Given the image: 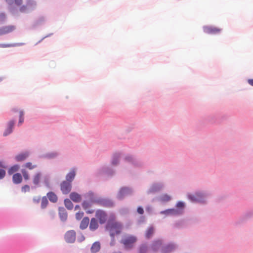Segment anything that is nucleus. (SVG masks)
<instances>
[{
  "mask_svg": "<svg viewBox=\"0 0 253 253\" xmlns=\"http://www.w3.org/2000/svg\"><path fill=\"white\" fill-rule=\"evenodd\" d=\"M86 196H85L88 197L89 199V201L93 204H96V200H97V198H96L94 197V193L92 191H89L87 194Z\"/></svg>",
  "mask_w": 253,
  "mask_h": 253,
  "instance_id": "43",
  "label": "nucleus"
},
{
  "mask_svg": "<svg viewBox=\"0 0 253 253\" xmlns=\"http://www.w3.org/2000/svg\"><path fill=\"white\" fill-rule=\"evenodd\" d=\"M121 154L120 153H115L112 156L111 160V164L112 166H116L120 163V158Z\"/></svg>",
  "mask_w": 253,
  "mask_h": 253,
  "instance_id": "25",
  "label": "nucleus"
},
{
  "mask_svg": "<svg viewBox=\"0 0 253 253\" xmlns=\"http://www.w3.org/2000/svg\"><path fill=\"white\" fill-rule=\"evenodd\" d=\"M85 240V237L84 236L82 233H81V235L80 236H78V238H77V241L79 242V243H82V242H83L84 240Z\"/></svg>",
  "mask_w": 253,
  "mask_h": 253,
  "instance_id": "58",
  "label": "nucleus"
},
{
  "mask_svg": "<svg viewBox=\"0 0 253 253\" xmlns=\"http://www.w3.org/2000/svg\"><path fill=\"white\" fill-rule=\"evenodd\" d=\"M72 183L64 180L60 184V189L63 194H68L72 189Z\"/></svg>",
  "mask_w": 253,
  "mask_h": 253,
  "instance_id": "16",
  "label": "nucleus"
},
{
  "mask_svg": "<svg viewBox=\"0 0 253 253\" xmlns=\"http://www.w3.org/2000/svg\"><path fill=\"white\" fill-rule=\"evenodd\" d=\"M145 209H146V212L148 214H152V211H153V208L151 206L148 205V206H146Z\"/></svg>",
  "mask_w": 253,
  "mask_h": 253,
  "instance_id": "59",
  "label": "nucleus"
},
{
  "mask_svg": "<svg viewBox=\"0 0 253 253\" xmlns=\"http://www.w3.org/2000/svg\"><path fill=\"white\" fill-rule=\"evenodd\" d=\"M19 120L17 126H20L24 122V112L23 110H21L19 111Z\"/></svg>",
  "mask_w": 253,
  "mask_h": 253,
  "instance_id": "41",
  "label": "nucleus"
},
{
  "mask_svg": "<svg viewBox=\"0 0 253 253\" xmlns=\"http://www.w3.org/2000/svg\"><path fill=\"white\" fill-rule=\"evenodd\" d=\"M196 203L200 204L205 203V199L203 193L201 192H196Z\"/></svg>",
  "mask_w": 253,
  "mask_h": 253,
  "instance_id": "38",
  "label": "nucleus"
},
{
  "mask_svg": "<svg viewBox=\"0 0 253 253\" xmlns=\"http://www.w3.org/2000/svg\"><path fill=\"white\" fill-rule=\"evenodd\" d=\"M98 226L99 225L97 220L95 218H91L89 226L90 230L94 231L98 229Z\"/></svg>",
  "mask_w": 253,
  "mask_h": 253,
  "instance_id": "31",
  "label": "nucleus"
},
{
  "mask_svg": "<svg viewBox=\"0 0 253 253\" xmlns=\"http://www.w3.org/2000/svg\"><path fill=\"white\" fill-rule=\"evenodd\" d=\"M96 204L108 208H113L115 206L114 202L112 200L107 198H97L96 200Z\"/></svg>",
  "mask_w": 253,
  "mask_h": 253,
  "instance_id": "6",
  "label": "nucleus"
},
{
  "mask_svg": "<svg viewBox=\"0 0 253 253\" xmlns=\"http://www.w3.org/2000/svg\"><path fill=\"white\" fill-rule=\"evenodd\" d=\"M119 212L122 215H126L128 214L129 212V209L126 207H123L119 209Z\"/></svg>",
  "mask_w": 253,
  "mask_h": 253,
  "instance_id": "48",
  "label": "nucleus"
},
{
  "mask_svg": "<svg viewBox=\"0 0 253 253\" xmlns=\"http://www.w3.org/2000/svg\"><path fill=\"white\" fill-rule=\"evenodd\" d=\"M70 198L75 203H79L82 200V196L76 192H72L70 194Z\"/></svg>",
  "mask_w": 253,
  "mask_h": 253,
  "instance_id": "26",
  "label": "nucleus"
},
{
  "mask_svg": "<svg viewBox=\"0 0 253 253\" xmlns=\"http://www.w3.org/2000/svg\"><path fill=\"white\" fill-rule=\"evenodd\" d=\"M133 192L134 190L132 187L126 186H122L119 189L116 198L119 201H122L126 196L132 195Z\"/></svg>",
  "mask_w": 253,
  "mask_h": 253,
  "instance_id": "3",
  "label": "nucleus"
},
{
  "mask_svg": "<svg viewBox=\"0 0 253 253\" xmlns=\"http://www.w3.org/2000/svg\"><path fill=\"white\" fill-rule=\"evenodd\" d=\"M21 174L22 175V179L24 180L27 181L30 179V176L28 171L25 169H22L21 170Z\"/></svg>",
  "mask_w": 253,
  "mask_h": 253,
  "instance_id": "45",
  "label": "nucleus"
},
{
  "mask_svg": "<svg viewBox=\"0 0 253 253\" xmlns=\"http://www.w3.org/2000/svg\"><path fill=\"white\" fill-rule=\"evenodd\" d=\"M163 241L161 239L154 240L150 245V249L153 253L158 252L163 246Z\"/></svg>",
  "mask_w": 253,
  "mask_h": 253,
  "instance_id": "12",
  "label": "nucleus"
},
{
  "mask_svg": "<svg viewBox=\"0 0 253 253\" xmlns=\"http://www.w3.org/2000/svg\"><path fill=\"white\" fill-rule=\"evenodd\" d=\"M22 2L23 0H13V3L14 2V4L18 6L22 5Z\"/></svg>",
  "mask_w": 253,
  "mask_h": 253,
  "instance_id": "62",
  "label": "nucleus"
},
{
  "mask_svg": "<svg viewBox=\"0 0 253 253\" xmlns=\"http://www.w3.org/2000/svg\"><path fill=\"white\" fill-rule=\"evenodd\" d=\"M8 4L7 9L11 15L18 17L19 15V9L18 6L13 4V0H5Z\"/></svg>",
  "mask_w": 253,
  "mask_h": 253,
  "instance_id": "8",
  "label": "nucleus"
},
{
  "mask_svg": "<svg viewBox=\"0 0 253 253\" xmlns=\"http://www.w3.org/2000/svg\"><path fill=\"white\" fill-rule=\"evenodd\" d=\"M19 168L20 166L18 164H14L10 166L7 169V173L8 175H13L19 170Z\"/></svg>",
  "mask_w": 253,
  "mask_h": 253,
  "instance_id": "34",
  "label": "nucleus"
},
{
  "mask_svg": "<svg viewBox=\"0 0 253 253\" xmlns=\"http://www.w3.org/2000/svg\"><path fill=\"white\" fill-rule=\"evenodd\" d=\"M42 176V173L41 171L36 173L33 176V183L35 186H31L32 189H35L37 187L41 186V179Z\"/></svg>",
  "mask_w": 253,
  "mask_h": 253,
  "instance_id": "19",
  "label": "nucleus"
},
{
  "mask_svg": "<svg viewBox=\"0 0 253 253\" xmlns=\"http://www.w3.org/2000/svg\"><path fill=\"white\" fill-rule=\"evenodd\" d=\"M160 199L163 202H167L171 200V197L168 194H164L161 197Z\"/></svg>",
  "mask_w": 253,
  "mask_h": 253,
  "instance_id": "49",
  "label": "nucleus"
},
{
  "mask_svg": "<svg viewBox=\"0 0 253 253\" xmlns=\"http://www.w3.org/2000/svg\"><path fill=\"white\" fill-rule=\"evenodd\" d=\"M7 168V166L5 165L4 162L2 161H0V168L2 169H6Z\"/></svg>",
  "mask_w": 253,
  "mask_h": 253,
  "instance_id": "64",
  "label": "nucleus"
},
{
  "mask_svg": "<svg viewBox=\"0 0 253 253\" xmlns=\"http://www.w3.org/2000/svg\"><path fill=\"white\" fill-rule=\"evenodd\" d=\"M64 205L65 207L68 210H72L74 208V205L70 199L66 198L64 201Z\"/></svg>",
  "mask_w": 253,
  "mask_h": 253,
  "instance_id": "39",
  "label": "nucleus"
},
{
  "mask_svg": "<svg viewBox=\"0 0 253 253\" xmlns=\"http://www.w3.org/2000/svg\"><path fill=\"white\" fill-rule=\"evenodd\" d=\"M49 201L52 203H56L58 201L57 195L53 191H49L47 193L46 196Z\"/></svg>",
  "mask_w": 253,
  "mask_h": 253,
  "instance_id": "28",
  "label": "nucleus"
},
{
  "mask_svg": "<svg viewBox=\"0 0 253 253\" xmlns=\"http://www.w3.org/2000/svg\"><path fill=\"white\" fill-rule=\"evenodd\" d=\"M187 198L191 202H192L193 203H196V199H197L196 193L195 194V195L188 193L187 194Z\"/></svg>",
  "mask_w": 253,
  "mask_h": 253,
  "instance_id": "51",
  "label": "nucleus"
},
{
  "mask_svg": "<svg viewBox=\"0 0 253 253\" xmlns=\"http://www.w3.org/2000/svg\"><path fill=\"white\" fill-rule=\"evenodd\" d=\"M41 200H42V202H41V207L42 209H44L45 208H46V207L47 206V205L49 204L47 198L46 196H43Z\"/></svg>",
  "mask_w": 253,
  "mask_h": 253,
  "instance_id": "46",
  "label": "nucleus"
},
{
  "mask_svg": "<svg viewBox=\"0 0 253 253\" xmlns=\"http://www.w3.org/2000/svg\"><path fill=\"white\" fill-rule=\"evenodd\" d=\"M45 22V18L43 16H40L38 19H36L31 27L28 28V30H36L37 28L42 26Z\"/></svg>",
  "mask_w": 253,
  "mask_h": 253,
  "instance_id": "15",
  "label": "nucleus"
},
{
  "mask_svg": "<svg viewBox=\"0 0 253 253\" xmlns=\"http://www.w3.org/2000/svg\"><path fill=\"white\" fill-rule=\"evenodd\" d=\"M97 173L100 175H105L111 178L115 174V170L108 166H103L98 169Z\"/></svg>",
  "mask_w": 253,
  "mask_h": 253,
  "instance_id": "5",
  "label": "nucleus"
},
{
  "mask_svg": "<svg viewBox=\"0 0 253 253\" xmlns=\"http://www.w3.org/2000/svg\"><path fill=\"white\" fill-rule=\"evenodd\" d=\"M24 167L30 170H32L37 167V165H33L31 162H28L25 164Z\"/></svg>",
  "mask_w": 253,
  "mask_h": 253,
  "instance_id": "52",
  "label": "nucleus"
},
{
  "mask_svg": "<svg viewBox=\"0 0 253 253\" xmlns=\"http://www.w3.org/2000/svg\"><path fill=\"white\" fill-rule=\"evenodd\" d=\"M101 249V244L98 241L94 242L91 246L90 252L91 253H96Z\"/></svg>",
  "mask_w": 253,
  "mask_h": 253,
  "instance_id": "29",
  "label": "nucleus"
},
{
  "mask_svg": "<svg viewBox=\"0 0 253 253\" xmlns=\"http://www.w3.org/2000/svg\"><path fill=\"white\" fill-rule=\"evenodd\" d=\"M95 216L100 224H106L107 222V214L106 212L103 210L98 209L96 211Z\"/></svg>",
  "mask_w": 253,
  "mask_h": 253,
  "instance_id": "7",
  "label": "nucleus"
},
{
  "mask_svg": "<svg viewBox=\"0 0 253 253\" xmlns=\"http://www.w3.org/2000/svg\"><path fill=\"white\" fill-rule=\"evenodd\" d=\"M20 7L19 8V11L22 12V13H30V12H29V9L28 8V7H27V4H23V5H21L20 6H19Z\"/></svg>",
  "mask_w": 253,
  "mask_h": 253,
  "instance_id": "50",
  "label": "nucleus"
},
{
  "mask_svg": "<svg viewBox=\"0 0 253 253\" xmlns=\"http://www.w3.org/2000/svg\"><path fill=\"white\" fill-rule=\"evenodd\" d=\"M26 3L30 12L36 8L37 2L34 0H27Z\"/></svg>",
  "mask_w": 253,
  "mask_h": 253,
  "instance_id": "30",
  "label": "nucleus"
},
{
  "mask_svg": "<svg viewBox=\"0 0 253 253\" xmlns=\"http://www.w3.org/2000/svg\"><path fill=\"white\" fill-rule=\"evenodd\" d=\"M24 42H17L12 43H0V48H6L11 47H17L25 45Z\"/></svg>",
  "mask_w": 253,
  "mask_h": 253,
  "instance_id": "32",
  "label": "nucleus"
},
{
  "mask_svg": "<svg viewBox=\"0 0 253 253\" xmlns=\"http://www.w3.org/2000/svg\"><path fill=\"white\" fill-rule=\"evenodd\" d=\"M253 216V210H251L247 211L241 217V221L244 222L248 219L251 218Z\"/></svg>",
  "mask_w": 253,
  "mask_h": 253,
  "instance_id": "37",
  "label": "nucleus"
},
{
  "mask_svg": "<svg viewBox=\"0 0 253 253\" xmlns=\"http://www.w3.org/2000/svg\"><path fill=\"white\" fill-rule=\"evenodd\" d=\"M92 203L87 200H84L82 203V206L85 210H86L88 208L90 207Z\"/></svg>",
  "mask_w": 253,
  "mask_h": 253,
  "instance_id": "47",
  "label": "nucleus"
},
{
  "mask_svg": "<svg viewBox=\"0 0 253 253\" xmlns=\"http://www.w3.org/2000/svg\"><path fill=\"white\" fill-rule=\"evenodd\" d=\"M186 205L185 202L183 201H178L174 207L172 208L175 216H180L184 214Z\"/></svg>",
  "mask_w": 253,
  "mask_h": 253,
  "instance_id": "4",
  "label": "nucleus"
},
{
  "mask_svg": "<svg viewBox=\"0 0 253 253\" xmlns=\"http://www.w3.org/2000/svg\"><path fill=\"white\" fill-rule=\"evenodd\" d=\"M137 237L133 235H127L122 237L120 243L123 245L124 249L126 251L131 250L137 242Z\"/></svg>",
  "mask_w": 253,
  "mask_h": 253,
  "instance_id": "2",
  "label": "nucleus"
},
{
  "mask_svg": "<svg viewBox=\"0 0 253 253\" xmlns=\"http://www.w3.org/2000/svg\"><path fill=\"white\" fill-rule=\"evenodd\" d=\"M29 156V152L28 151L21 152L15 156V160L16 162H22L25 160Z\"/></svg>",
  "mask_w": 253,
  "mask_h": 253,
  "instance_id": "24",
  "label": "nucleus"
},
{
  "mask_svg": "<svg viewBox=\"0 0 253 253\" xmlns=\"http://www.w3.org/2000/svg\"><path fill=\"white\" fill-rule=\"evenodd\" d=\"M161 214H165L166 216H175L172 208H169L160 212Z\"/></svg>",
  "mask_w": 253,
  "mask_h": 253,
  "instance_id": "42",
  "label": "nucleus"
},
{
  "mask_svg": "<svg viewBox=\"0 0 253 253\" xmlns=\"http://www.w3.org/2000/svg\"><path fill=\"white\" fill-rule=\"evenodd\" d=\"M155 232V228L153 226H149L147 228L145 232V238L149 239L152 238Z\"/></svg>",
  "mask_w": 253,
  "mask_h": 253,
  "instance_id": "35",
  "label": "nucleus"
},
{
  "mask_svg": "<svg viewBox=\"0 0 253 253\" xmlns=\"http://www.w3.org/2000/svg\"><path fill=\"white\" fill-rule=\"evenodd\" d=\"M145 221V217L143 215H141V216L139 217V219H138V222L139 223H142Z\"/></svg>",
  "mask_w": 253,
  "mask_h": 253,
  "instance_id": "60",
  "label": "nucleus"
},
{
  "mask_svg": "<svg viewBox=\"0 0 253 253\" xmlns=\"http://www.w3.org/2000/svg\"><path fill=\"white\" fill-rule=\"evenodd\" d=\"M21 190L22 193H26L28 192H30V187L29 185L25 184L22 186Z\"/></svg>",
  "mask_w": 253,
  "mask_h": 253,
  "instance_id": "53",
  "label": "nucleus"
},
{
  "mask_svg": "<svg viewBox=\"0 0 253 253\" xmlns=\"http://www.w3.org/2000/svg\"><path fill=\"white\" fill-rule=\"evenodd\" d=\"M219 116L217 114H211L209 116L207 119V121L210 123H219L221 121L226 120L228 116L227 114L222 115L221 119H219Z\"/></svg>",
  "mask_w": 253,
  "mask_h": 253,
  "instance_id": "11",
  "label": "nucleus"
},
{
  "mask_svg": "<svg viewBox=\"0 0 253 253\" xmlns=\"http://www.w3.org/2000/svg\"><path fill=\"white\" fill-rule=\"evenodd\" d=\"M149 251V247L146 243L140 244L138 248V253H147Z\"/></svg>",
  "mask_w": 253,
  "mask_h": 253,
  "instance_id": "36",
  "label": "nucleus"
},
{
  "mask_svg": "<svg viewBox=\"0 0 253 253\" xmlns=\"http://www.w3.org/2000/svg\"><path fill=\"white\" fill-rule=\"evenodd\" d=\"M6 175V171L4 169L0 168V180L2 179Z\"/></svg>",
  "mask_w": 253,
  "mask_h": 253,
  "instance_id": "57",
  "label": "nucleus"
},
{
  "mask_svg": "<svg viewBox=\"0 0 253 253\" xmlns=\"http://www.w3.org/2000/svg\"><path fill=\"white\" fill-rule=\"evenodd\" d=\"M89 222V218L88 216L84 217L81 222L80 228L81 230H84L87 228Z\"/></svg>",
  "mask_w": 253,
  "mask_h": 253,
  "instance_id": "33",
  "label": "nucleus"
},
{
  "mask_svg": "<svg viewBox=\"0 0 253 253\" xmlns=\"http://www.w3.org/2000/svg\"><path fill=\"white\" fill-rule=\"evenodd\" d=\"M105 229L109 232V236L111 238L110 246H114L116 244L115 236L121 234L123 230V223L116 221L115 215H112L105 224Z\"/></svg>",
  "mask_w": 253,
  "mask_h": 253,
  "instance_id": "1",
  "label": "nucleus"
},
{
  "mask_svg": "<svg viewBox=\"0 0 253 253\" xmlns=\"http://www.w3.org/2000/svg\"><path fill=\"white\" fill-rule=\"evenodd\" d=\"M185 221L183 219H181L176 221L173 224V227L175 228H180L185 226Z\"/></svg>",
  "mask_w": 253,
  "mask_h": 253,
  "instance_id": "44",
  "label": "nucleus"
},
{
  "mask_svg": "<svg viewBox=\"0 0 253 253\" xmlns=\"http://www.w3.org/2000/svg\"><path fill=\"white\" fill-rule=\"evenodd\" d=\"M58 214L60 219L62 222H65L68 217V213L66 210L63 207L58 208Z\"/></svg>",
  "mask_w": 253,
  "mask_h": 253,
  "instance_id": "20",
  "label": "nucleus"
},
{
  "mask_svg": "<svg viewBox=\"0 0 253 253\" xmlns=\"http://www.w3.org/2000/svg\"><path fill=\"white\" fill-rule=\"evenodd\" d=\"M6 18V14L4 12L0 13V23H3Z\"/></svg>",
  "mask_w": 253,
  "mask_h": 253,
  "instance_id": "54",
  "label": "nucleus"
},
{
  "mask_svg": "<svg viewBox=\"0 0 253 253\" xmlns=\"http://www.w3.org/2000/svg\"><path fill=\"white\" fill-rule=\"evenodd\" d=\"M41 200V197H34L33 198V202L37 204L39 203Z\"/></svg>",
  "mask_w": 253,
  "mask_h": 253,
  "instance_id": "63",
  "label": "nucleus"
},
{
  "mask_svg": "<svg viewBox=\"0 0 253 253\" xmlns=\"http://www.w3.org/2000/svg\"><path fill=\"white\" fill-rule=\"evenodd\" d=\"M15 29L14 25L4 26L0 27V36L9 33Z\"/></svg>",
  "mask_w": 253,
  "mask_h": 253,
  "instance_id": "21",
  "label": "nucleus"
},
{
  "mask_svg": "<svg viewBox=\"0 0 253 253\" xmlns=\"http://www.w3.org/2000/svg\"><path fill=\"white\" fill-rule=\"evenodd\" d=\"M12 182L16 185H18L22 183V175L20 172H16L12 175Z\"/></svg>",
  "mask_w": 253,
  "mask_h": 253,
  "instance_id": "23",
  "label": "nucleus"
},
{
  "mask_svg": "<svg viewBox=\"0 0 253 253\" xmlns=\"http://www.w3.org/2000/svg\"><path fill=\"white\" fill-rule=\"evenodd\" d=\"M176 245L172 242H169L163 245L161 248V253H171L176 249Z\"/></svg>",
  "mask_w": 253,
  "mask_h": 253,
  "instance_id": "14",
  "label": "nucleus"
},
{
  "mask_svg": "<svg viewBox=\"0 0 253 253\" xmlns=\"http://www.w3.org/2000/svg\"><path fill=\"white\" fill-rule=\"evenodd\" d=\"M84 213L83 211H79L76 213V218L77 220H81L83 216H84Z\"/></svg>",
  "mask_w": 253,
  "mask_h": 253,
  "instance_id": "55",
  "label": "nucleus"
},
{
  "mask_svg": "<svg viewBox=\"0 0 253 253\" xmlns=\"http://www.w3.org/2000/svg\"><path fill=\"white\" fill-rule=\"evenodd\" d=\"M124 161L136 167H140L142 166L141 163L137 160L134 156L130 154L126 155L124 158Z\"/></svg>",
  "mask_w": 253,
  "mask_h": 253,
  "instance_id": "13",
  "label": "nucleus"
},
{
  "mask_svg": "<svg viewBox=\"0 0 253 253\" xmlns=\"http://www.w3.org/2000/svg\"><path fill=\"white\" fill-rule=\"evenodd\" d=\"M52 35H53V33H50V34H48L47 35L43 37L41 40H40L38 42H37L35 44V45H36L38 44L39 43L41 42L44 39L49 37L51 36Z\"/></svg>",
  "mask_w": 253,
  "mask_h": 253,
  "instance_id": "61",
  "label": "nucleus"
},
{
  "mask_svg": "<svg viewBox=\"0 0 253 253\" xmlns=\"http://www.w3.org/2000/svg\"><path fill=\"white\" fill-rule=\"evenodd\" d=\"M43 183L46 188L50 189H52V187L50 184V176L48 175H46L44 176Z\"/></svg>",
  "mask_w": 253,
  "mask_h": 253,
  "instance_id": "40",
  "label": "nucleus"
},
{
  "mask_svg": "<svg viewBox=\"0 0 253 253\" xmlns=\"http://www.w3.org/2000/svg\"><path fill=\"white\" fill-rule=\"evenodd\" d=\"M163 187V184L161 183L155 182L153 183L151 187L147 191V194H154L161 191Z\"/></svg>",
  "mask_w": 253,
  "mask_h": 253,
  "instance_id": "17",
  "label": "nucleus"
},
{
  "mask_svg": "<svg viewBox=\"0 0 253 253\" xmlns=\"http://www.w3.org/2000/svg\"><path fill=\"white\" fill-rule=\"evenodd\" d=\"M136 211L138 214L143 215L144 212L143 207L142 206H138L137 208Z\"/></svg>",
  "mask_w": 253,
  "mask_h": 253,
  "instance_id": "56",
  "label": "nucleus"
},
{
  "mask_svg": "<svg viewBox=\"0 0 253 253\" xmlns=\"http://www.w3.org/2000/svg\"><path fill=\"white\" fill-rule=\"evenodd\" d=\"M76 175V168H72L70 171L66 174V181L72 183L75 179Z\"/></svg>",
  "mask_w": 253,
  "mask_h": 253,
  "instance_id": "22",
  "label": "nucleus"
},
{
  "mask_svg": "<svg viewBox=\"0 0 253 253\" xmlns=\"http://www.w3.org/2000/svg\"><path fill=\"white\" fill-rule=\"evenodd\" d=\"M58 155H59V154L58 152L53 151V152L46 153L42 155L41 157V158L48 159V160H51V159L56 158Z\"/></svg>",
  "mask_w": 253,
  "mask_h": 253,
  "instance_id": "27",
  "label": "nucleus"
},
{
  "mask_svg": "<svg viewBox=\"0 0 253 253\" xmlns=\"http://www.w3.org/2000/svg\"><path fill=\"white\" fill-rule=\"evenodd\" d=\"M15 125V120L14 119L7 122L6 124V128L3 132V136L6 137L11 134L14 130Z\"/></svg>",
  "mask_w": 253,
  "mask_h": 253,
  "instance_id": "10",
  "label": "nucleus"
},
{
  "mask_svg": "<svg viewBox=\"0 0 253 253\" xmlns=\"http://www.w3.org/2000/svg\"><path fill=\"white\" fill-rule=\"evenodd\" d=\"M203 32L209 35H218L220 33L222 29L211 25L204 26L203 27Z\"/></svg>",
  "mask_w": 253,
  "mask_h": 253,
  "instance_id": "9",
  "label": "nucleus"
},
{
  "mask_svg": "<svg viewBox=\"0 0 253 253\" xmlns=\"http://www.w3.org/2000/svg\"><path fill=\"white\" fill-rule=\"evenodd\" d=\"M64 238L68 243H73L76 240V232L74 230L68 231L65 234Z\"/></svg>",
  "mask_w": 253,
  "mask_h": 253,
  "instance_id": "18",
  "label": "nucleus"
}]
</instances>
